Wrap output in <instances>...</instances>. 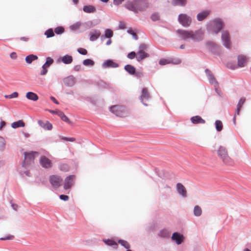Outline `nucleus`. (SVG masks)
I'll return each mask as SVG.
<instances>
[{
  "label": "nucleus",
  "instance_id": "1",
  "mask_svg": "<svg viewBox=\"0 0 251 251\" xmlns=\"http://www.w3.org/2000/svg\"><path fill=\"white\" fill-rule=\"evenodd\" d=\"M125 6L129 10L137 13L146 10L149 7V3L146 0H133L127 1Z\"/></svg>",
  "mask_w": 251,
  "mask_h": 251
},
{
  "label": "nucleus",
  "instance_id": "2",
  "mask_svg": "<svg viewBox=\"0 0 251 251\" xmlns=\"http://www.w3.org/2000/svg\"><path fill=\"white\" fill-rule=\"evenodd\" d=\"M176 33L184 40L191 39L193 40L199 41L201 40L203 37V32L199 29L195 31L178 29Z\"/></svg>",
  "mask_w": 251,
  "mask_h": 251
},
{
  "label": "nucleus",
  "instance_id": "3",
  "mask_svg": "<svg viewBox=\"0 0 251 251\" xmlns=\"http://www.w3.org/2000/svg\"><path fill=\"white\" fill-rule=\"evenodd\" d=\"M147 48V45L144 44L140 45L136 56V59L138 61L140 62L149 56V54L145 52Z\"/></svg>",
  "mask_w": 251,
  "mask_h": 251
},
{
  "label": "nucleus",
  "instance_id": "4",
  "mask_svg": "<svg viewBox=\"0 0 251 251\" xmlns=\"http://www.w3.org/2000/svg\"><path fill=\"white\" fill-rule=\"evenodd\" d=\"M237 59V65L234 64L233 66H231V63H228L227 65V67L231 69H235L238 67H243L246 65L247 61L246 56L243 55H240L238 56Z\"/></svg>",
  "mask_w": 251,
  "mask_h": 251
},
{
  "label": "nucleus",
  "instance_id": "5",
  "mask_svg": "<svg viewBox=\"0 0 251 251\" xmlns=\"http://www.w3.org/2000/svg\"><path fill=\"white\" fill-rule=\"evenodd\" d=\"M179 23L184 27H188L192 23L191 18L185 14H180L178 17Z\"/></svg>",
  "mask_w": 251,
  "mask_h": 251
},
{
  "label": "nucleus",
  "instance_id": "6",
  "mask_svg": "<svg viewBox=\"0 0 251 251\" xmlns=\"http://www.w3.org/2000/svg\"><path fill=\"white\" fill-rule=\"evenodd\" d=\"M110 111L117 116L123 117L126 115L125 108L121 105H113L110 107Z\"/></svg>",
  "mask_w": 251,
  "mask_h": 251
},
{
  "label": "nucleus",
  "instance_id": "7",
  "mask_svg": "<svg viewBox=\"0 0 251 251\" xmlns=\"http://www.w3.org/2000/svg\"><path fill=\"white\" fill-rule=\"evenodd\" d=\"M222 40L225 47L230 49L231 47V43L230 39L229 33L227 31H224L222 34Z\"/></svg>",
  "mask_w": 251,
  "mask_h": 251
},
{
  "label": "nucleus",
  "instance_id": "8",
  "mask_svg": "<svg viewBox=\"0 0 251 251\" xmlns=\"http://www.w3.org/2000/svg\"><path fill=\"white\" fill-rule=\"evenodd\" d=\"M62 179L58 176L52 175L50 177V182L54 188L59 187L62 183Z\"/></svg>",
  "mask_w": 251,
  "mask_h": 251
},
{
  "label": "nucleus",
  "instance_id": "9",
  "mask_svg": "<svg viewBox=\"0 0 251 251\" xmlns=\"http://www.w3.org/2000/svg\"><path fill=\"white\" fill-rule=\"evenodd\" d=\"M38 153L36 151H31L29 152H25L24 153V154H25V160H24V165L25 166V165H27L30 164L32 162H33V160H34L35 154H38Z\"/></svg>",
  "mask_w": 251,
  "mask_h": 251
},
{
  "label": "nucleus",
  "instance_id": "10",
  "mask_svg": "<svg viewBox=\"0 0 251 251\" xmlns=\"http://www.w3.org/2000/svg\"><path fill=\"white\" fill-rule=\"evenodd\" d=\"M75 176L74 175H71L67 176L65 180L64 184V188L65 190L70 189L74 184V181Z\"/></svg>",
  "mask_w": 251,
  "mask_h": 251
},
{
  "label": "nucleus",
  "instance_id": "11",
  "mask_svg": "<svg viewBox=\"0 0 251 251\" xmlns=\"http://www.w3.org/2000/svg\"><path fill=\"white\" fill-rule=\"evenodd\" d=\"M214 31L216 34L218 33L222 29L224 25L221 19H217L213 21Z\"/></svg>",
  "mask_w": 251,
  "mask_h": 251
},
{
  "label": "nucleus",
  "instance_id": "12",
  "mask_svg": "<svg viewBox=\"0 0 251 251\" xmlns=\"http://www.w3.org/2000/svg\"><path fill=\"white\" fill-rule=\"evenodd\" d=\"M40 163L43 168L46 169L50 168L52 166L51 161L45 156L41 157Z\"/></svg>",
  "mask_w": 251,
  "mask_h": 251
},
{
  "label": "nucleus",
  "instance_id": "13",
  "mask_svg": "<svg viewBox=\"0 0 251 251\" xmlns=\"http://www.w3.org/2000/svg\"><path fill=\"white\" fill-rule=\"evenodd\" d=\"M217 153L218 156L222 160L228 155V151L226 149L222 146L220 147L217 151Z\"/></svg>",
  "mask_w": 251,
  "mask_h": 251
},
{
  "label": "nucleus",
  "instance_id": "14",
  "mask_svg": "<svg viewBox=\"0 0 251 251\" xmlns=\"http://www.w3.org/2000/svg\"><path fill=\"white\" fill-rule=\"evenodd\" d=\"M63 82L67 86H73L75 82V78L73 76H69L64 79Z\"/></svg>",
  "mask_w": 251,
  "mask_h": 251
},
{
  "label": "nucleus",
  "instance_id": "15",
  "mask_svg": "<svg viewBox=\"0 0 251 251\" xmlns=\"http://www.w3.org/2000/svg\"><path fill=\"white\" fill-rule=\"evenodd\" d=\"M176 188L178 193L182 195L183 197H185L187 195V192L185 187L180 183H178L176 184Z\"/></svg>",
  "mask_w": 251,
  "mask_h": 251
},
{
  "label": "nucleus",
  "instance_id": "16",
  "mask_svg": "<svg viewBox=\"0 0 251 251\" xmlns=\"http://www.w3.org/2000/svg\"><path fill=\"white\" fill-rule=\"evenodd\" d=\"M172 239L176 241V244L179 245L182 243L183 240V236L177 232H175L173 234Z\"/></svg>",
  "mask_w": 251,
  "mask_h": 251
},
{
  "label": "nucleus",
  "instance_id": "17",
  "mask_svg": "<svg viewBox=\"0 0 251 251\" xmlns=\"http://www.w3.org/2000/svg\"><path fill=\"white\" fill-rule=\"evenodd\" d=\"M205 73L206 74V75L208 77L210 83L214 84L215 86H217L218 82L216 81L213 75L211 73L210 71L208 69H206Z\"/></svg>",
  "mask_w": 251,
  "mask_h": 251
},
{
  "label": "nucleus",
  "instance_id": "18",
  "mask_svg": "<svg viewBox=\"0 0 251 251\" xmlns=\"http://www.w3.org/2000/svg\"><path fill=\"white\" fill-rule=\"evenodd\" d=\"M222 160L223 162L227 166H233L235 164L234 160L231 158L229 155L225 157Z\"/></svg>",
  "mask_w": 251,
  "mask_h": 251
},
{
  "label": "nucleus",
  "instance_id": "19",
  "mask_svg": "<svg viewBox=\"0 0 251 251\" xmlns=\"http://www.w3.org/2000/svg\"><path fill=\"white\" fill-rule=\"evenodd\" d=\"M191 121L194 124H204L205 121L200 116H196L191 118Z\"/></svg>",
  "mask_w": 251,
  "mask_h": 251
},
{
  "label": "nucleus",
  "instance_id": "20",
  "mask_svg": "<svg viewBox=\"0 0 251 251\" xmlns=\"http://www.w3.org/2000/svg\"><path fill=\"white\" fill-rule=\"evenodd\" d=\"M38 123L42 127L45 129L50 130L52 128V125L48 121H46L45 123L41 120H39Z\"/></svg>",
  "mask_w": 251,
  "mask_h": 251
},
{
  "label": "nucleus",
  "instance_id": "21",
  "mask_svg": "<svg viewBox=\"0 0 251 251\" xmlns=\"http://www.w3.org/2000/svg\"><path fill=\"white\" fill-rule=\"evenodd\" d=\"M25 97L28 100L34 101H37L39 99L38 95L32 92H28L26 93Z\"/></svg>",
  "mask_w": 251,
  "mask_h": 251
},
{
  "label": "nucleus",
  "instance_id": "22",
  "mask_svg": "<svg viewBox=\"0 0 251 251\" xmlns=\"http://www.w3.org/2000/svg\"><path fill=\"white\" fill-rule=\"evenodd\" d=\"M246 100V99L245 98H242L239 100L237 105V109L235 113V115H239L240 114V111L241 110V107H242L243 105L245 103Z\"/></svg>",
  "mask_w": 251,
  "mask_h": 251
},
{
  "label": "nucleus",
  "instance_id": "23",
  "mask_svg": "<svg viewBox=\"0 0 251 251\" xmlns=\"http://www.w3.org/2000/svg\"><path fill=\"white\" fill-rule=\"evenodd\" d=\"M118 64L116 63V62H114L113 61L111 60H108L106 61H105L103 66L104 68H107V67H111V68H116L118 67Z\"/></svg>",
  "mask_w": 251,
  "mask_h": 251
},
{
  "label": "nucleus",
  "instance_id": "24",
  "mask_svg": "<svg viewBox=\"0 0 251 251\" xmlns=\"http://www.w3.org/2000/svg\"><path fill=\"white\" fill-rule=\"evenodd\" d=\"M210 11H205L201 12V13H199L197 15V19L199 21H201L203 20L204 19H205L208 15L209 14Z\"/></svg>",
  "mask_w": 251,
  "mask_h": 251
},
{
  "label": "nucleus",
  "instance_id": "25",
  "mask_svg": "<svg viewBox=\"0 0 251 251\" xmlns=\"http://www.w3.org/2000/svg\"><path fill=\"white\" fill-rule=\"evenodd\" d=\"M100 31L95 30L90 33V40L91 41H94L97 40L100 35Z\"/></svg>",
  "mask_w": 251,
  "mask_h": 251
},
{
  "label": "nucleus",
  "instance_id": "26",
  "mask_svg": "<svg viewBox=\"0 0 251 251\" xmlns=\"http://www.w3.org/2000/svg\"><path fill=\"white\" fill-rule=\"evenodd\" d=\"M61 60L64 64H69L73 62V57L71 55H66L61 58Z\"/></svg>",
  "mask_w": 251,
  "mask_h": 251
},
{
  "label": "nucleus",
  "instance_id": "27",
  "mask_svg": "<svg viewBox=\"0 0 251 251\" xmlns=\"http://www.w3.org/2000/svg\"><path fill=\"white\" fill-rule=\"evenodd\" d=\"M150 98V94L147 88H144L142 90V94L140 96V100L143 102L144 99H148Z\"/></svg>",
  "mask_w": 251,
  "mask_h": 251
},
{
  "label": "nucleus",
  "instance_id": "28",
  "mask_svg": "<svg viewBox=\"0 0 251 251\" xmlns=\"http://www.w3.org/2000/svg\"><path fill=\"white\" fill-rule=\"evenodd\" d=\"M103 242L108 246H112L115 249H117L118 244L116 242L112 239H105L103 240Z\"/></svg>",
  "mask_w": 251,
  "mask_h": 251
},
{
  "label": "nucleus",
  "instance_id": "29",
  "mask_svg": "<svg viewBox=\"0 0 251 251\" xmlns=\"http://www.w3.org/2000/svg\"><path fill=\"white\" fill-rule=\"evenodd\" d=\"M83 10L85 12L88 13H93L96 11L95 7L91 5L84 6Z\"/></svg>",
  "mask_w": 251,
  "mask_h": 251
},
{
  "label": "nucleus",
  "instance_id": "30",
  "mask_svg": "<svg viewBox=\"0 0 251 251\" xmlns=\"http://www.w3.org/2000/svg\"><path fill=\"white\" fill-rule=\"evenodd\" d=\"M125 69L130 75H134L135 74V68L131 65H126Z\"/></svg>",
  "mask_w": 251,
  "mask_h": 251
},
{
  "label": "nucleus",
  "instance_id": "31",
  "mask_svg": "<svg viewBox=\"0 0 251 251\" xmlns=\"http://www.w3.org/2000/svg\"><path fill=\"white\" fill-rule=\"evenodd\" d=\"M38 59L37 56L34 54H30L27 56H26L25 58V60L26 62L28 64H31L32 61Z\"/></svg>",
  "mask_w": 251,
  "mask_h": 251
},
{
  "label": "nucleus",
  "instance_id": "32",
  "mask_svg": "<svg viewBox=\"0 0 251 251\" xmlns=\"http://www.w3.org/2000/svg\"><path fill=\"white\" fill-rule=\"evenodd\" d=\"M58 115L60 117L62 120L65 122L66 123L69 124L72 123L70 119L65 115V114L63 112H58Z\"/></svg>",
  "mask_w": 251,
  "mask_h": 251
},
{
  "label": "nucleus",
  "instance_id": "33",
  "mask_svg": "<svg viewBox=\"0 0 251 251\" xmlns=\"http://www.w3.org/2000/svg\"><path fill=\"white\" fill-rule=\"evenodd\" d=\"M25 126V124L22 120H19L17 122H14L11 125V126L13 128H16L19 127H24Z\"/></svg>",
  "mask_w": 251,
  "mask_h": 251
},
{
  "label": "nucleus",
  "instance_id": "34",
  "mask_svg": "<svg viewBox=\"0 0 251 251\" xmlns=\"http://www.w3.org/2000/svg\"><path fill=\"white\" fill-rule=\"evenodd\" d=\"M202 213V210L200 206L196 205L194 208V214L196 216H200Z\"/></svg>",
  "mask_w": 251,
  "mask_h": 251
},
{
  "label": "nucleus",
  "instance_id": "35",
  "mask_svg": "<svg viewBox=\"0 0 251 251\" xmlns=\"http://www.w3.org/2000/svg\"><path fill=\"white\" fill-rule=\"evenodd\" d=\"M172 2L174 5L184 6L186 3V0H173Z\"/></svg>",
  "mask_w": 251,
  "mask_h": 251
},
{
  "label": "nucleus",
  "instance_id": "36",
  "mask_svg": "<svg viewBox=\"0 0 251 251\" xmlns=\"http://www.w3.org/2000/svg\"><path fill=\"white\" fill-rule=\"evenodd\" d=\"M216 128L217 131H220L222 130L223 125L222 122L220 120H217L215 122Z\"/></svg>",
  "mask_w": 251,
  "mask_h": 251
},
{
  "label": "nucleus",
  "instance_id": "37",
  "mask_svg": "<svg viewBox=\"0 0 251 251\" xmlns=\"http://www.w3.org/2000/svg\"><path fill=\"white\" fill-rule=\"evenodd\" d=\"M94 62L90 59H86L83 61V64L85 66H93L94 65Z\"/></svg>",
  "mask_w": 251,
  "mask_h": 251
},
{
  "label": "nucleus",
  "instance_id": "38",
  "mask_svg": "<svg viewBox=\"0 0 251 251\" xmlns=\"http://www.w3.org/2000/svg\"><path fill=\"white\" fill-rule=\"evenodd\" d=\"M47 38L52 37L54 36V32L51 28L48 29L45 33Z\"/></svg>",
  "mask_w": 251,
  "mask_h": 251
},
{
  "label": "nucleus",
  "instance_id": "39",
  "mask_svg": "<svg viewBox=\"0 0 251 251\" xmlns=\"http://www.w3.org/2000/svg\"><path fill=\"white\" fill-rule=\"evenodd\" d=\"M118 243L124 246L126 249H128L130 248V245L128 243L123 240H119Z\"/></svg>",
  "mask_w": 251,
  "mask_h": 251
},
{
  "label": "nucleus",
  "instance_id": "40",
  "mask_svg": "<svg viewBox=\"0 0 251 251\" xmlns=\"http://www.w3.org/2000/svg\"><path fill=\"white\" fill-rule=\"evenodd\" d=\"M19 96V94L17 92H14L10 95H5L4 98L6 99H13L17 98Z\"/></svg>",
  "mask_w": 251,
  "mask_h": 251
},
{
  "label": "nucleus",
  "instance_id": "41",
  "mask_svg": "<svg viewBox=\"0 0 251 251\" xmlns=\"http://www.w3.org/2000/svg\"><path fill=\"white\" fill-rule=\"evenodd\" d=\"M53 63V60L51 58L48 57L46 59V62L44 64V65L47 66V67H49L50 65H51Z\"/></svg>",
  "mask_w": 251,
  "mask_h": 251
},
{
  "label": "nucleus",
  "instance_id": "42",
  "mask_svg": "<svg viewBox=\"0 0 251 251\" xmlns=\"http://www.w3.org/2000/svg\"><path fill=\"white\" fill-rule=\"evenodd\" d=\"M104 35L106 38H111L113 35V31L111 29H107L105 31Z\"/></svg>",
  "mask_w": 251,
  "mask_h": 251
},
{
  "label": "nucleus",
  "instance_id": "43",
  "mask_svg": "<svg viewBox=\"0 0 251 251\" xmlns=\"http://www.w3.org/2000/svg\"><path fill=\"white\" fill-rule=\"evenodd\" d=\"M54 32L56 34H60L64 32V28L61 26H58L55 28Z\"/></svg>",
  "mask_w": 251,
  "mask_h": 251
},
{
  "label": "nucleus",
  "instance_id": "44",
  "mask_svg": "<svg viewBox=\"0 0 251 251\" xmlns=\"http://www.w3.org/2000/svg\"><path fill=\"white\" fill-rule=\"evenodd\" d=\"M171 61L166 59H161L159 61V64L161 65H165L166 64H170Z\"/></svg>",
  "mask_w": 251,
  "mask_h": 251
},
{
  "label": "nucleus",
  "instance_id": "45",
  "mask_svg": "<svg viewBox=\"0 0 251 251\" xmlns=\"http://www.w3.org/2000/svg\"><path fill=\"white\" fill-rule=\"evenodd\" d=\"M151 19L153 21H157L159 19V15L157 13H153L151 16Z\"/></svg>",
  "mask_w": 251,
  "mask_h": 251
},
{
  "label": "nucleus",
  "instance_id": "46",
  "mask_svg": "<svg viewBox=\"0 0 251 251\" xmlns=\"http://www.w3.org/2000/svg\"><path fill=\"white\" fill-rule=\"evenodd\" d=\"M48 67L43 65L42 66V70L40 72V75H46L48 72Z\"/></svg>",
  "mask_w": 251,
  "mask_h": 251
},
{
  "label": "nucleus",
  "instance_id": "47",
  "mask_svg": "<svg viewBox=\"0 0 251 251\" xmlns=\"http://www.w3.org/2000/svg\"><path fill=\"white\" fill-rule=\"evenodd\" d=\"M81 24L80 22H77L71 26V28L73 29H77L81 26Z\"/></svg>",
  "mask_w": 251,
  "mask_h": 251
},
{
  "label": "nucleus",
  "instance_id": "48",
  "mask_svg": "<svg viewBox=\"0 0 251 251\" xmlns=\"http://www.w3.org/2000/svg\"><path fill=\"white\" fill-rule=\"evenodd\" d=\"M77 51L81 54L82 55H86L87 54V50L82 48H78L77 49Z\"/></svg>",
  "mask_w": 251,
  "mask_h": 251
},
{
  "label": "nucleus",
  "instance_id": "49",
  "mask_svg": "<svg viewBox=\"0 0 251 251\" xmlns=\"http://www.w3.org/2000/svg\"><path fill=\"white\" fill-rule=\"evenodd\" d=\"M137 54L134 51H131L127 55V57L129 59H132L134 58L135 57H136Z\"/></svg>",
  "mask_w": 251,
  "mask_h": 251
},
{
  "label": "nucleus",
  "instance_id": "50",
  "mask_svg": "<svg viewBox=\"0 0 251 251\" xmlns=\"http://www.w3.org/2000/svg\"><path fill=\"white\" fill-rule=\"evenodd\" d=\"M60 170L63 171H68L69 170V167L66 164H63L60 166Z\"/></svg>",
  "mask_w": 251,
  "mask_h": 251
},
{
  "label": "nucleus",
  "instance_id": "51",
  "mask_svg": "<svg viewBox=\"0 0 251 251\" xmlns=\"http://www.w3.org/2000/svg\"><path fill=\"white\" fill-rule=\"evenodd\" d=\"M62 140H65V141H70V142H75V138H68V137H63L62 138Z\"/></svg>",
  "mask_w": 251,
  "mask_h": 251
},
{
  "label": "nucleus",
  "instance_id": "52",
  "mask_svg": "<svg viewBox=\"0 0 251 251\" xmlns=\"http://www.w3.org/2000/svg\"><path fill=\"white\" fill-rule=\"evenodd\" d=\"M14 236L13 235H8L5 237L0 238V240H12L14 238Z\"/></svg>",
  "mask_w": 251,
  "mask_h": 251
},
{
  "label": "nucleus",
  "instance_id": "53",
  "mask_svg": "<svg viewBox=\"0 0 251 251\" xmlns=\"http://www.w3.org/2000/svg\"><path fill=\"white\" fill-rule=\"evenodd\" d=\"M59 197L60 199L65 201H68L69 200V197L67 195H61Z\"/></svg>",
  "mask_w": 251,
  "mask_h": 251
},
{
  "label": "nucleus",
  "instance_id": "54",
  "mask_svg": "<svg viewBox=\"0 0 251 251\" xmlns=\"http://www.w3.org/2000/svg\"><path fill=\"white\" fill-rule=\"evenodd\" d=\"M125 0H114L113 3L115 5H119L122 3Z\"/></svg>",
  "mask_w": 251,
  "mask_h": 251
},
{
  "label": "nucleus",
  "instance_id": "55",
  "mask_svg": "<svg viewBox=\"0 0 251 251\" xmlns=\"http://www.w3.org/2000/svg\"><path fill=\"white\" fill-rule=\"evenodd\" d=\"M10 56L12 59H15L17 58V54L16 52H12L10 54Z\"/></svg>",
  "mask_w": 251,
  "mask_h": 251
},
{
  "label": "nucleus",
  "instance_id": "56",
  "mask_svg": "<svg viewBox=\"0 0 251 251\" xmlns=\"http://www.w3.org/2000/svg\"><path fill=\"white\" fill-rule=\"evenodd\" d=\"M81 69V66L80 65L75 66L74 70L75 71H79Z\"/></svg>",
  "mask_w": 251,
  "mask_h": 251
},
{
  "label": "nucleus",
  "instance_id": "57",
  "mask_svg": "<svg viewBox=\"0 0 251 251\" xmlns=\"http://www.w3.org/2000/svg\"><path fill=\"white\" fill-rule=\"evenodd\" d=\"M126 25L124 23L121 22V23H120V24L119 25V27L121 29H124L126 28Z\"/></svg>",
  "mask_w": 251,
  "mask_h": 251
},
{
  "label": "nucleus",
  "instance_id": "58",
  "mask_svg": "<svg viewBox=\"0 0 251 251\" xmlns=\"http://www.w3.org/2000/svg\"><path fill=\"white\" fill-rule=\"evenodd\" d=\"M134 75L137 77H141L143 76V74L141 72H135V74Z\"/></svg>",
  "mask_w": 251,
  "mask_h": 251
},
{
  "label": "nucleus",
  "instance_id": "59",
  "mask_svg": "<svg viewBox=\"0 0 251 251\" xmlns=\"http://www.w3.org/2000/svg\"><path fill=\"white\" fill-rule=\"evenodd\" d=\"M5 126V122L4 121H2L0 124V130H1L2 127Z\"/></svg>",
  "mask_w": 251,
  "mask_h": 251
},
{
  "label": "nucleus",
  "instance_id": "60",
  "mask_svg": "<svg viewBox=\"0 0 251 251\" xmlns=\"http://www.w3.org/2000/svg\"><path fill=\"white\" fill-rule=\"evenodd\" d=\"M50 99L56 104H59L58 101L55 99V98L53 97H51Z\"/></svg>",
  "mask_w": 251,
  "mask_h": 251
},
{
  "label": "nucleus",
  "instance_id": "61",
  "mask_svg": "<svg viewBox=\"0 0 251 251\" xmlns=\"http://www.w3.org/2000/svg\"><path fill=\"white\" fill-rule=\"evenodd\" d=\"M28 38L26 37H23L20 38V40L23 41L27 42L28 40Z\"/></svg>",
  "mask_w": 251,
  "mask_h": 251
},
{
  "label": "nucleus",
  "instance_id": "62",
  "mask_svg": "<svg viewBox=\"0 0 251 251\" xmlns=\"http://www.w3.org/2000/svg\"><path fill=\"white\" fill-rule=\"evenodd\" d=\"M132 36L135 40H137V39H138L137 35H136V34L135 32H134V33L132 34Z\"/></svg>",
  "mask_w": 251,
  "mask_h": 251
},
{
  "label": "nucleus",
  "instance_id": "63",
  "mask_svg": "<svg viewBox=\"0 0 251 251\" xmlns=\"http://www.w3.org/2000/svg\"><path fill=\"white\" fill-rule=\"evenodd\" d=\"M12 206L13 207V208L15 210H17V208H18V206L16 204H12Z\"/></svg>",
  "mask_w": 251,
  "mask_h": 251
},
{
  "label": "nucleus",
  "instance_id": "64",
  "mask_svg": "<svg viewBox=\"0 0 251 251\" xmlns=\"http://www.w3.org/2000/svg\"><path fill=\"white\" fill-rule=\"evenodd\" d=\"M111 39H109V40L107 41V42H106V45H110V44H111Z\"/></svg>",
  "mask_w": 251,
  "mask_h": 251
}]
</instances>
